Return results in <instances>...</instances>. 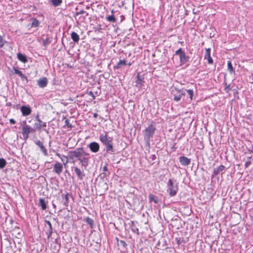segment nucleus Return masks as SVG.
<instances>
[{"label":"nucleus","instance_id":"5701e85b","mask_svg":"<svg viewBox=\"0 0 253 253\" xmlns=\"http://www.w3.org/2000/svg\"><path fill=\"white\" fill-rule=\"evenodd\" d=\"M17 56L18 60L21 62L24 63H27L28 62L27 56L25 54L18 53H17Z\"/></svg>","mask_w":253,"mask_h":253},{"label":"nucleus","instance_id":"473e14b6","mask_svg":"<svg viewBox=\"0 0 253 253\" xmlns=\"http://www.w3.org/2000/svg\"><path fill=\"white\" fill-rule=\"evenodd\" d=\"M50 1L56 7L61 5L62 2V0H50Z\"/></svg>","mask_w":253,"mask_h":253},{"label":"nucleus","instance_id":"5fc2aeb1","mask_svg":"<svg viewBox=\"0 0 253 253\" xmlns=\"http://www.w3.org/2000/svg\"><path fill=\"white\" fill-rule=\"evenodd\" d=\"M187 14H188V13H187V10H186L185 15H187Z\"/></svg>","mask_w":253,"mask_h":253},{"label":"nucleus","instance_id":"e433bc0d","mask_svg":"<svg viewBox=\"0 0 253 253\" xmlns=\"http://www.w3.org/2000/svg\"><path fill=\"white\" fill-rule=\"evenodd\" d=\"M186 91L188 95H189L191 100H192L193 96L194 95L193 90L192 89H187L186 90Z\"/></svg>","mask_w":253,"mask_h":253},{"label":"nucleus","instance_id":"f8f14e48","mask_svg":"<svg viewBox=\"0 0 253 253\" xmlns=\"http://www.w3.org/2000/svg\"><path fill=\"white\" fill-rule=\"evenodd\" d=\"M37 83L40 87L44 88L47 86L48 81L46 78L43 77L37 80Z\"/></svg>","mask_w":253,"mask_h":253},{"label":"nucleus","instance_id":"20e7f679","mask_svg":"<svg viewBox=\"0 0 253 253\" xmlns=\"http://www.w3.org/2000/svg\"><path fill=\"white\" fill-rule=\"evenodd\" d=\"M23 124L22 133L24 139L26 140L29 137L30 133H34L36 132V128L27 125L25 121H23L21 124Z\"/></svg>","mask_w":253,"mask_h":253},{"label":"nucleus","instance_id":"7c9ffc66","mask_svg":"<svg viewBox=\"0 0 253 253\" xmlns=\"http://www.w3.org/2000/svg\"><path fill=\"white\" fill-rule=\"evenodd\" d=\"M40 22L37 19H32V23L30 24L31 27H37L39 26Z\"/></svg>","mask_w":253,"mask_h":253},{"label":"nucleus","instance_id":"9b49d317","mask_svg":"<svg viewBox=\"0 0 253 253\" xmlns=\"http://www.w3.org/2000/svg\"><path fill=\"white\" fill-rule=\"evenodd\" d=\"M63 169V165L58 162H56L53 165V171L57 174H60L62 172Z\"/></svg>","mask_w":253,"mask_h":253},{"label":"nucleus","instance_id":"7ed1b4c3","mask_svg":"<svg viewBox=\"0 0 253 253\" xmlns=\"http://www.w3.org/2000/svg\"><path fill=\"white\" fill-rule=\"evenodd\" d=\"M167 191L170 197L175 196L178 190V186L177 183L174 182L172 179H169L168 181Z\"/></svg>","mask_w":253,"mask_h":253},{"label":"nucleus","instance_id":"2f4dec72","mask_svg":"<svg viewBox=\"0 0 253 253\" xmlns=\"http://www.w3.org/2000/svg\"><path fill=\"white\" fill-rule=\"evenodd\" d=\"M126 62L125 60H120L117 64L114 67V69H119L122 65H126Z\"/></svg>","mask_w":253,"mask_h":253},{"label":"nucleus","instance_id":"ddd939ff","mask_svg":"<svg viewBox=\"0 0 253 253\" xmlns=\"http://www.w3.org/2000/svg\"><path fill=\"white\" fill-rule=\"evenodd\" d=\"M179 160L180 164L184 166H188L191 163V159L185 156H180Z\"/></svg>","mask_w":253,"mask_h":253},{"label":"nucleus","instance_id":"6e6552de","mask_svg":"<svg viewBox=\"0 0 253 253\" xmlns=\"http://www.w3.org/2000/svg\"><path fill=\"white\" fill-rule=\"evenodd\" d=\"M72 169H74L77 177L80 179L82 180L85 177V174L84 171L81 169L77 167H73L72 168Z\"/></svg>","mask_w":253,"mask_h":253},{"label":"nucleus","instance_id":"c03bdc74","mask_svg":"<svg viewBox=\"0 0 253 253\" xmlns=\"http://www.w3.org/2000/svg\"><path fill=\"white\" fill-rule=\"evenodd\" d=\"M149 158L152 161L155 160L156 159V156L155 155H151L150 156Z\"/></svg>","mask_w":253,"mask_h":253},{"label":"nucleus","instance_id":"aec40b11","mask_svg":"<svg viewBox=\"0 0 253 253\" xmlns=\"http://www.w3.org/2000/svg\"><path fill=\"white\" fill-rule=\"evenodd\" d=\"M13 69L14 71V73L18 75L22 80H26L28 81L27 78L26 76H25L21 71L18 70L17 67H15V66L13 67Z\"/></svg>","mask_w":253,"mask_h":253},{"label":"nucleus","instance_id":"4d7b16f0","mask_svg":"<svg viewBox=\"0 0 253 253\" xmlns=\"http://www.w3.org/2000/svg\"><path fill=\"white\" fill-rule=\"evenodd\" d=\"M128 65L129 66H130V65H131V64L130 63H129L128 64Z\"/></svg>","mask_w":253,"mask_h":253},{"label":"nucleus","instance_id":"393cba45","mask_svg":"<svg viewBox=\"0 0 253 253\" xmlns=\"http://www.w3.org/2000/svg\"><path fill=\"white\" fill-rule=\"evenodd\" d=\"M72 40L75 42L78 43L80 40V36L75 32H72L71 34Z\"/></svg>","mask_w":253,"mask_h":253},{"label":"nucleus","instance_id":"0eeeda50","mask_svg":"<svg viewBox=\"0 0 253 253\" xmlns=\"http://www.w3.org/2000/svg\"><path fill=\"white\" fill-rule=\"evenodd\" d=\"M116 240L119 249L122 253L126 252L127 251V244L126 242L123 240H119L118 238H116Z\"/></svg>","mask_w":253,"mask_h":253},{"label":"nucleus","instance_id":"c756f323","mask_svg":"<svg viewBox=\"0 0 253 253\" xmlns=\"http://www.w3.org/2000/svg\"><path fill=\"white\" fill-rule=\"evenodd\" d=\"M149 200L150 202H154L155 203L157 204L158 203V198L153 194H150L149 195Z\"/></svg>","mask_w":253,"mask_h":253},{"label":"nucleus","instance_id":"a211bd4d","mask_svg":"<svg viewBox=\"0 0 253 253\" xmlns=\"http://www.w3.org/2000/svg\"><path fill=\"white\" fill-rule=\"evenodd\" d=\"M44 222L48 226V229H47V231L46 232V233L47 234V238L49 239L51 236V235L53 233V229H52V225H51L50 222L48 220H45Z\"/></svg>","mask_w":253,"mask_h":253},{"label":"nucleus","instance_id":"412c9836","mask_svg":"<svg viewBox=\"0 0 253 253\" xmlns=\"http://www.w3.org/2000/svg\"><path fill=\"white\" fill-rule=\"evenodd\" d=\"M46 126V124L45 122H43L41 121V122L36 123L34 124V127L37 129L38 130L41 131L42 127H45Z\"/></svg>","mask_w":253,"mask_h":253},{"label":"nucleus","instance_id":"f704fd0d","mask_svg":"<svg viewBox=\"0 0 253 253\" xmlns=\"http://www.w3.org/2000/svg\"><path fill=\"white\" fill-rule=\"evenodd\" d=\"M6 164V160L3 158H0V169H3Z\"/></svg>","mask_w":253,"mask_h":253},{"label":"nucleus","instance_id":"72a5a7b5","mask_svg":"<svg viewBox=\"0 0 253 253\" xmlns=\"http://www.w3.org/2000/svg\"><path fill=\"white\" fill-rule=\"evenodd\" d=\"M106 20L110 22H116V18L115 16L112 14L111 15H109L106 17Z\"/></svg>","mask_w":253,"mask_h":253},{"label":"nucleus","instance_id":"4c0bfd02","mask_svg":"<svg viewBox=\"0 0 253 253\" xmlns=\"http://www.w3.org/2000/svg\"><path fill=\"white\" fill-rule=\"evenodd\" d=\"M85 14L86 16L88 15V13L85 11L84 10L82 9L79 11L76 12L75 15H79L80 14Z\"/></svg>","mask_w":253,"mask_h":253},{"label":"nucleus","instance_id":"09e8293b","mask_svg":"<svg viewBox=\"0 0 253 253\" xmlns=\"http://www.w3.org/2000/svg\"><path fill=\"white\" fill-rule=\"evenodd\" d=\"M100 176L102 178H104L106 176V174L105 172H102L100 174Z\"/></svg>","mask_w":253,"mask_h":253},{"label":"nucleus","instance_id":"3c124183","mask_svg":"<svg viewBox=\"0 0 253 253\" xmlns=\"http://www.w3.org/2000/svg\"><path fill=\"white\" fill-rule=\"evenodd\" d=\"M98 116V115L97 113L93 114V117L94 118H97Z\"/></svg>","mask_w":253,"mask_h":253},{"label":"nucleus","instance_id":"13d9d810","mask_svg":"<svg viewBox=\"0 0 253 253\" xmlns=\"http://www.w3.org/2000/svg\"><path fill=\"white\" fill-rule=\"evenodd\" d=\"M171 148L173 149H175L174 146H173Z\"/></svg>","mask_w":253,"mask_h":253},{"label":"nucleus","instance_id":"603ef678","mask_svg":"<svg viewBox=\"0 0 253 253\" xmlns=\"http://www.w3.org/2000/svg\"><path fill=\"white\" fill-rule=\"evenodd\" d=\"M56 155L58 157H59V158H61V155L59 153H57L56 154Z\"/></svg>","mask_w":253,"mask_h":253},{"label":"nucleus","instance_id":"4468645a","mask_svg":"<svg viewBox=\"0 0 253 253\" xmlns=\"http://www.w3.org/2000/svg\"><path fill=\"white\" fill-rule=\"evenodd\" d=\"M204 58L205 59L208 60V62L209 64H211L213 63V60L211 56V49L210 48H206Z\"/></svg>","mask_w":253,"mask_h":253},{"label":"nucleus","instance_id":"79ce46f5","mask_svg":"<svg viewBox=\"0 0 253 253\" xmlns=\"http://www.w3.org/2000/svg\"><path fill=\"white\" fill-rule=\"evenodd\" d=\"M5 43V41L2 40L1 37L0 36V47H2Z\"/></svg>","mask_w":253,"mask_h":253},{"label":"nucleus","instance_id":"6ab92c4d","mask_svg":"<svg viewBox=\"0 0 253 253\" xmlns=\"http://www.w3.org/2000/svg\"><path fill=\"white\" fill-rule=\"evenodd\" d=\"M137 224V222L136 221H131L130 224L131 231L137 234H139V230L136 225Z\"/></svg>","mask_w":253,"mask_h":253},{"label":"nucleus","instance_id":"37998d69","mask_svg":"<svg viewBox=\"0 0 253 253\" xmlns=\"http://www.w3.org/2000/svg\"><path fill=\"white\" fill-rule=\"evenodd\" d=\"M88 94L89 96H91L92 97L93 99H94L95 98V96H94V94H93L92 91H89L88 92Z\"/></svg>","mask_w":253,"mask_h":253},{"label":"nucleus","instance_id":"4be33fe9","mask_svg":"<svg viewBox=\"0 0 253 253\" xmlns=\"http://www.w3.org/2000/svg\"><path fill=\"white\" fill-rule=\"evenodd\" d=\"M71 195L69 193H67L66 194H62L61 195L62 198V202H63V205L65 207L68 206V203H69V196H70Z\"/></svg>","mask_w":253,"mask_h":253},{"label":"nucleus","instance_id":"f3484780","mask_svg":"<svg viewBox=\"0 0 253 253\" xmlns=\"http://www.w3.org/2000/svg\"><path fill=\"white\" fill-rule=\"evenodd\" d=\"M35 143L38 145L41 149L43 153L44 156H47V151L45 147L43 145L42 143L40 140H37L35 142Z\"/></svg>","mask_w":253,"mask_h":253},{"label":"nucleus","instance_id":"8fccbe9b","mask_svg":"<svg viewBox=\"0 0 253 253\" xmlns=\"http://www.w3.org/2000/svg\"><path fill=\"white\" fill-rule=\"evenodd\" d=\"M198 12H199L198 11H195V9H194L193 10V14H198Z\"/></svg>","mask_w":253,"mask_h":253},{"label":"nucleus","instance_id":"a878e982","mask_svg":"<svg viewBox=\"0 0 253 253\" xmlns=\"http://www.w3.org/2000/svg\"><path fill=\"white\" fill-rule=\"evenodd\" d=\"M185 92L181 91V90H179L178 91V95H174V99L173 100L176 102L179 101L182 95H185Z\"/></svg>","mask_w":253,"mask_h":253},{"label":"nucleus","instance_id":"f03ea898","mask_svg":"<svg viewBox=\"0 0 253 253\" xmlns=\"http://www.w3.org/2000/svg\"><path fill=\"white\" fill-rule=\"evenodd\" d=\"M155 130V126L151 124L143 131L144 141L148 146L150 145V139L153 137Z\"/></svg>","mask_w":253,"mask_h":253},{"label":"nucleus","instance_id":"cd10ccee","mask_svg":"<svg viewBox=\"0 0 253 253\" xmlns=\"http://www.w3.org/2000/svg\"><path fill=\"white\" fill-rule=\"evenodd\" d=\"M84 221L90 226L91 228H93L94 225V220L92 218L87 217L84 218Z\"/></svg>","mask_w":253,"mask_h":253},{"label":"nucleus","instance_id":"9d476101","mask_svg":"<svg viewBox=\"0 0 253 253\" xmlns=\"http://www.w3.org/2000/svg\"><path fill=\"white\" fill-rule=\"evenodd\" d=\"M88 147L91 152L96 153L99 151L100 145L97 142H92L88 145Z\"/></svg>","mask_w":253,"mask_h":253},{"label":"nucleus","instance_id":"de8ad7c7","mask_svg":"<svg viewBox=\"0 0 253 253\" xmlns=\"http://www.w3.org/2000/svg\"><path fill=\"white\" fill-rule=\"evenodd\" d=\"M36 120L38 122H41V120L40 119V117H39V115H37L36 117Z\"/></svg>","mask_w":253,"mask_h":253},{"label":"nucleus","instance_id":"1a4fd4ad","mask_svg":"<svg viewBox=\"0 0 253 253\" xmlns=\"http://www.w3.org/2000/svg\"><path fill=\"white\" fill-rule=\"evenodd\" d=\"M20 111L23 116L30 115L32 112L31 108L29 105H23L20 107Z\"/></svg>","mask_w":253,"mask_h":253},{"label":"nucleus","instance_id":"a18cd8bd","mask_svg":"<svg viewBox=\"0 0 253 253\" xmlns=\"http://www.w3.org/2000/svg\"><path fill=\"white\" fill-rule=\"evenodd\" d=\"M108 171V169H107V165L106 164L103 167V172H107Z\"/></svg>","mask_w":253,"mask_h":253},{"label":"nucleus","instance_id":"423d86ee","mask_svg":"<svg viewBox=\"0 0 253 253\" xmlns=\"http://www.w3.org/2000/svg\"><path fill=\"white\" fill-rule=\"evenodd\" d=\"M99 140L105 147L108 145H110L113 143V138L108 137L106 132H105L104 134L101 133L100 134Z\"/></svg>","mask_w":253,"mask_h":253},{"label":"nucleus","instance_id":"58836bf2","mask_svg":"<svg viewBox=\"0 0 253 253\" xmlns=\"http://www.w3.org/2000/svg\"><path fill=\"white\" fill-rule=\"evenodd\" d=\"M248 161H247L245 164V166L246 168H248L252 163V162L250 160V159H251V157H248Z\"/></svg>","mask_w":253,"mask_h":253},{"label":"nucleus","instance_id":"39448f33","mask_svg":"<svg viewBox=\"0 0 253 253\" xmlns=\"http://www.w3.org/2000/svg\"><path fill=\"white\" fill-rule=\"evenodd\" d=\"M175 55L179 56L180 65H183L189 61V57L186 55L185 52L181 48H179L175 51Z\"/></svg>","mask_w":253,"mask_h":253},{"label":"nucleus","instance_id":"a19ab883","mask_svg":"<svg viewBox=\"0 0 253 253\" xmlns=\"http://www.w3.org/2000/svg\"><path fill=\"white\" fill-rule=\"evenodd\" d=\"M226 86L225 87L224 90L226 92L228 93L231 90L230 87V85H227L226 83H225Z\"/></svg>","mask_w":253,"mask_h":253},{"label":"nucleus","instance_id":"ea45409f","mask_svg":"<svg viewBox=\"0 0 253 253\" xmlns=\"http://www.w3.org/2000/svg\"><path fill=\"white\" fill-rule=\"evenodd\" d=\"M65 124L69 128H72L73 127V126L70 124L69 120L68 119H66L65 121Z\"/></svg>","mask_w":253,"mask_h":253},{"label":"nucleus","instance_id":"c9c22d12","mask_svg":"<svg viewBox=\"0 0 253 253\" xmlns=\"http://www.w3.org/2000/svg\"><path fill=\"white\" fill-rule=\"evenodd\" d=\"M51 41L49 40V38L46 36L45 39L42 40L43 44L45 46V45L50 43Z\"/></svg>","mask_w":253,"mask_h":253},{"label":"nucleus","instance_id":"864d4df0","mask_svg":"<svg viewBox=\"0 0 253 253\" xmlns=\"http://www.w3.org/2000/svg\"><path fill=\"white\" fill-rule=\"evenodd\" d=\"M121 17H122V19H121V21H122L123 20L125 19V17L123 15H122Z\"/></svg>","mask_w":253,"mask_h":253},{"label":"nucleus","instance_id":"2eb2a0df","mask_svg":"<svg viewBox=\"0 0 253 253\" xmlns=\"http://www.w3.org/2000/svg\"><path fill=\"white\" fill-rule=\"evenodd\" d=\"M144 81L143 78L140 76L139 74H138L136 76V84L135 86L137 87L140 88L144 85Z\"/></svg>","mask_w":253,"mask_h":253},{"label":"nucleus","instance_id":"49530a36","mask_svg":"<svg viewBox=\"0 0 253 253\" xmlns=\"http://www.w3.org/2000/svg\"><path fill=\"white\" fill-rule=\"evenodd\" d=\"M9 122L11 124H16V121L13 119H10L9 120Z\"/></svg>","mask_w":253,"mask_h":253},{"label":"nucleus","instance_id":"f257e3e1","mask_svg":"<svg viewBox=\"0 0 253 253\" xmlns=\"http://www.w3.org/2000/svg\"><path fill=\"white\" fill-rule=\"evenodd\" d=\"M64 157L69 159L73 163L78 160L82 167L85 169L88 166L90 160L89 154L86 153L83 147L77 148L74 151H69L68 155Z\"/></svg>","mask_w":253,"mask_h":253},{"label":"nucleus","instance_id":"6e6d98bb","mask_svg":"<svg viewBox=\"0 0 253 253\" xmlns=\"http://www.w3.org/2000/svg\"><path fill=\"white\" fill-rule=\"evenodd\" d=\"M111 13H112V14H113V13H114V10H112L111 11Z\"/></svg>","mask_w":253,"mask_h":253},{"label":"nucleus","instance_id":"c85d7f7f","mask_svg":"<svg viewBox=\"0 0 253 253\" xmlns=\"http://www.w3.org/2000/svg\"><path fill=\"white\" fill-rule=\"evenodd\" d=\"M227 69L230 74L235 73V70L233 67L232 64L230 61H228L227 63Z\"/></svg>","mask_w":253,"mask_h":253},{"label":"nucleus","instance_id":"dca6fc26","mask_svg":"<svg viewBox=\"0 0 253 253\" xmlns=\"http://www.w3.org/2000/svg\"><path fill=\"white\" fill-rule=\"evenodd\" d=\"M225 168L224 166L223 165H220L219 166L218 168H215L213 170V174H212V176H213L214 175H218L220 173V172L221 173V174H222L223 173V170L225 169Z\"/></svg>","mask_w":253,"mask_h":253},{"label":"nucleus","instance_id":"bf43d9fd","mask_svg":"<svg viewBox=\"0 0 253 253\" xmlns=\"http://www.w3.org/2000/svg\"><path fill=\"white\" fill-rule=\"evenodd\" d=\"M179 241H180V239L178 241H177L178 244H179Z\"/></svg>","mask_w":253,"mask_h":253},{"label":"nucleus","instance_id":"b1692460","mask_svg":"<svg viewBox=\"0 0 253 253\" xmlns=\"http://www.w3.org/2000/svg\"><path fill=\"white\" fill-rule=\"evenodd\" d=\"M105 148L106 152L109 154H113L115 152V149L114 148L113 143L106 146Z\"/></svg>","mask_w":253,"mask_h":253},{"label":"nucleus","instance_id":"bb28decb","mask_svg":"<svg viewBox=\"0 0 253 253\" xmlns=\"http://www.w3.org/2000/svg\"><path fill=\"white\" fill-rule=\"evenodd\" d=\"M39 205L41 207L42 210H45L46 209V204L44 199L40 198L39 199Z\"/></svg>","mask_w":253,"mask_h":253}]
</instances>
